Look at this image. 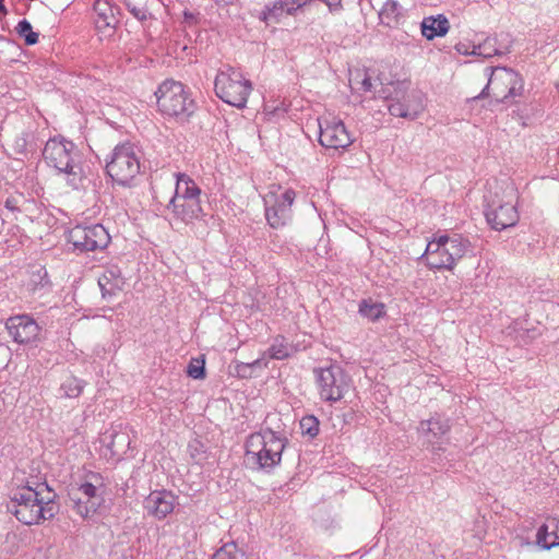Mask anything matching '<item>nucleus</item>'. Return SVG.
<instances>
[{
    "mask_svg": "<svg viewBox=\"0 0 559 559\" xmlns=\"http://www.w3.org/2000/svg\"><path fill=\"white\" fill-rule=\"evenodd\" d=\"M403 17V8L396 0H386L379 11L380 23L391 28L397 27Z\"/></svg>",
    "mask_w": 559,
    "mask_h": 559,
    "instance_id": "obj_21",
    "label": "nucleus"
},
{
    "mask_svg": "<svg viewBox=\"0 0 559 559\" xmlns=\"http://www.w3.org/2000/svg\"><path fill=\"white\" fill-rule=\"evenodd\" d=\"M175 508V496L166 490L152 491L144 500L147 514L157 520L165 519Z\"/></svg>",
    "mask_w": 559,
    "mask_h": 559,
    "instance_id": "obj_18",
    "label": "nucleus"
},
{
    "mask_svg": "<svg viewBox=\"0 0 559 559\" xmlns=\"http://www.w3.org/2000/svg\"><path fill=\"white\" fill-rule=\"evenodd\" d=\"M489 71L488 83L481 91L478 98L491 96L499 103L506 100L510 96L518 95L522 91V80L512 69L504 67H498L495 69L486 68V72Z\"/></svg>",
    "mask_w": 559,
    "mask_h": 559,
    "instance_id": "obj_7",
    "label": "nucleus"
},
{
    "mask_svg": "<svg viewBox=\"0 0 559 559\" xmlns=\"http://www.w3.org/2000/svg\"><path fill=\"white\" fill-rule=\"evenodd\" d=\"M295 197V191L290 189L281 195L271 191L264 197L265 217L272 228L283 227L292 219Z\"/></svg>",
    "mask_w": 559,
    "mask_h": 559,
    "instance_id": "obj_13",
    "label": "nucleus"
},
{
    "mask_svg": "<svg viewBox=\"0 0 559 559\" xmlns=\"http://www.w3.org/2000/svg\"><path fill=\"white\" fill-rule=\"evenodd\" d=\"M187 373L193 379H203L205 376L204 360L192 359L188 366Z\"/></svg>",
    "mask_w": 559,
    "mask_h": 559,
    "instance_id": "obj_36",
    "label": "nucleus"
},
{
    "mask_svg": "<svg viewBox=\"0 0 559 559\" xmlns=\"http://www.w3.org/2000/svg\"><path fill=\"white\" fill-rule=\"evenodd\" d=\"M286 14L281 0H275L271 5H266L260 13L259 19L266 24L277 23Z\"/></svg>",
    "mask_w": 559,
    "mask_h": 559,
    "instance_id": "obj_25",
    "label": "nucleus"
},
{
    "mask_svg": "<svg viewBox=\"0 0 559 559\" xmlns=\"http://www.w3.org/2000/svg\"><path fill=\"white\" fill-rule=\"evenodd\" d=\"M185 21L189 24H193L197 21V17L194 13L192 12H185L183 13Z\"/></svg>",
    "mask_w": 559,
    "mask_h": 559,
    "instance_id": "obj_40",
    "label": "nucleus"
},
{
    "mask_svg": "<svg viewBox=\"0 0 559 559\" xmlns=\"http://www.w3.org/2000/svg\"><path fill=\"white\" fill-rule=\"evenodd\" d=\"M441 241L442 235L428 242L425 253L421 255L423 259H426L427 265L431 269H438V265L432 262H435L433 260L439 261L441 253Z\"/></svg>",
    "mask_w": 559,
    "mask_h": 559,
    "instance_id": "obj_26",
    "label": "nucleus"
},
{
    "mask_svg": "<svg viewBox=\"0 0 559 559\" xmlns=\"http://www.w3.org/2000/svg\"><path fill=\"white\" fill-rule=\"evenodd\" d=\"M536 544L545 550L559 546V519H549L538 528Z\"/></svg>",
    "mask_w": 559,
    "mask_h": 559,
    "instance_id": "obj_20",
    "label": "nucleus"
},
{
    "mask_svg": "<svg viewBox=\"0 0 559 559\" xmlns=\"http://www.w3.org/2000/svg\"><path fill=\"white\" fill-rule=\"evenodd\" d=\"M212 559H247V556L235 543H227L213 555Z\"/></svg>",
    "mask_w": 559,
    "mask_h": 559,
    "instance_id": "obj_31",
    "label": "nucleus"
},
{
    "mask_svg": "<svg viewBox=\"0 0 559 559\" xmlns=\"http://www.w3.org/2000/svg\"><path fill=\"white\" fill-rule=\"evenodd\" d=\"M3 1H4V0H0V14L4 16V15H7V14H8V10H7V8L4 7Z\"/></svg>",
    "mask_w": 559,
    "mask_h": 559,
    "instance_id": "obj_42",
    "label": "nucleus"
},
{
    "mask_svg": "<svg viewBox=\"0 0 559 559\" xmlns=\"http://www.w3.org/2000/svg\"><path fill=\"white\" fill-rule=\"evenodd\" d=\"M311 0H281L287 15L294 14L298 9L306 5Z\"/></svg>",
    "mask_w": 559,
    "mask_h": 559,
    "instance_id": "obj_38",
    "label": "nucleus"
},
{
    "mask_svg": "<svg viewBox=\"0 0 559 559\" xmlns=\"http://www.w3.org/2000/svg\"><path fill=\"white\" fill-rule=\"evenodd\" d=\"M267 362L263 358L253 360L252 362H239L236 365V372L241 378L253 377L257 369L266 368Z\"/></svg>",
    "mask_w": 559,
    "mask_h": 559,
    "instance_id": "obj_30",
    "label": "nucleus"
},
{
    "mask_svg": "<svg viewBox=\"0 0 559 559\" xmlns=\"http://www.w3.org/2000/svg\"><path fill=\"white\" fill-rule=\"evenodd\" d=\"M496 38H487L484 43L474 46L471 55L483 56L489 58L496 55H502L504 51L496 46Z\"/></svg>",
    "mask_w": 559,
    "mask_h": 559,
    "instance_id": "obj_27",
    "label": "nucleus"
},
{
    "mask_svg": "<svg viewBox=\"0 0 559 559\" xmlns=\"http://www.w3.org/2000/svg\"><path fill=\"white\" fill-rule=\"evenodd\" d=\"M155 95L158 108L165 115L185 120L194 111V102L180 82L166 80Z\"/></svg>",
    "mask_w": 559,
    "mask_h": 559,
    "instance_id": "obj_5",
    "label": "nucleus"
},
{
    "mask_svg": "<svg viewBox=\"0 0 559 559\" xmlns=\"http://www.w3.org/2000/svg\"><path fill=\"white\" fill-rule=\"evenodd\" d=\"M450 428L449 419L436 416L429 420L421 421L419 431L427 435V437L432 436L433 438H441L450 431ZM428 440L431 441L430 438H428Z\"/></svg>",
    "mask_w": 559,
    "mask_h": 559,
    "instance_id": "obj_23",
    "label": "nucleus"
},
{
    "mask_svg": "<svg viewBox=\"0 0 559 559\" xmlns=\"http://www.w3.org/2000/svg\"><path fill=\"white\" fill-rule=\"evenodd\" d=\"M5 328L13 341L19 344L34 342L40 331L37 322L27 314L10 317L5 322Z\"/></svg>",
    "mask_w": 559,
    "mask_h": 559,
    "instance_id": "obj_17",
    "label": "nucleus"
},
{
    "mask_svg": "<svg viewBox=\"0 0 559 559\" xmlns=\"http://www.w3.org/2000/svg\"><path fill=\"white\" fill-rule=\"evenodd\" d=\"M16 144H17V146H20V147H24V146H25V140H24V139L17 140V141H16Z\"/></svg>",
    "mask_w": 559,
    "mask_h": 559,
    "instance_id": "obj_45",
    "label": "nucleus"
},
{
    "mask_svg": "<svg viewBox=\"0 0 559 559\" xmlns=\"http://www.w3.org/2000/svg\"><path fill=\"white\" fill-rule=\"evenodd\" d=\"M319 142L328 148H346L353 143L344 122L335 116L324 115L318 118Z\"/></svg>",
    "mask_w": 559,
    "mask_h": 559,
    "instance_id": "obj_12",
    "label": "nucleus"
},
{
    "mask_svg": "<svg viewBox=\"0 0 559 559\" xmlns=\"http://www.w3.org/2000/svg\"><path fill=\"white\" fill-rule=\"evenodd\" d=\"M98 285L104 298L112 297L122 290L123 280L114 270H108L98 278Z\"/></svg>",
    "mask_w": 559,
    "mask_h": 559,
    "instance_id": "obj_24",
    "label": "nucleus"
},
{
    "mask_svg": "<svg viewBox=\"0 0 559 559\" xmlns=\"http://www.w3.org/2000/svg\"><path fill=\"white\" fill-rule=\"evenodd\" d=\"M102 442L110 452V457L120 460L130 449L131 439L127 431L111 429L104 433Z\"/></svg>",
    "mask_w": 559,
    "mask_h": 559,
    "instance_id": "obj_19",
    "label": "nucleus"
},
{
    "mask_svg": "<svg viewBox=\"0 0 559 559\" xmlns=\"http://www.w3.org/2000/svg\"><path fill=\"white\" fill-rule=\"evenodd\" d=\"M128 11L139 21H145L148 12L145 7L134 3L132 0H126Z\"/></svg>",
    "mask_w": 559,
    "mask_h": 559,
    "instance_id": "obj_37",
    "label": "nucleus"
},
{
    "mask_svg": "<svg viewBox=\"0 0 559 559\" xmlns=\"http://www.w3.org/2000/svg\"><path fill=\"white\" fill-rule=\"evenodd\" d=\"M17 34L24 38L27 46L35 45L38 41V33L33 32L32 25L27 20H22L16 26Z\"/></svg>",
    "mask_w": 559,
    "mask_h": 559,
    "instance_id": "obj_32",
    "label": "nucleus"
},
{
    "mask_svg": "<svg viewBox=\"0 0 559 559\" xmlns=\"http://www.w3.org/2000/svg\"><path fill=\"white\" fill-rule=\"evenodd\" d=\"M388 106L389 112L394 117L414 120L424 110L421 93L417 91L396 92L395 97Z\"/></svg>",
    "mask_w": 559,
    "mask_h": 559,
    "instance_id": "obj_16",
    "label": "nucleus"
},
{
    "mask_svg": "<svg viewBox=\"0 0 559 559\" xmlns=\"http://www.w3.org/2000/svg\"><path fill=\"white\" fill-rule=\"evenodd\" d=\"M359 313L362 317L374 321L384 314V305L380 302L362 300L359 306Z\"/></svg>",
    "mask_w": 559,
    "mask_h": 559,
    "instance_id": "obj_28",
    "label": "nucleus"
},
{
    "mask_svg": "<svg viewBox=\"0 0 559 559\" xmlns=\"http://www.w3.org/2000/svg\"><path fill=\"white\" fill-rule=\"evenodd\" d=\"M107 174L118 185H128L140 171V162L130 143L117 145L106 165Z\"/></svg>",
    "mask_w": 559,
    "mask_h": 559,
    "instance_id": "obj_8",
    "label": "nucleus"
},
{
    "mask_svg": "<svg viewBox=\"0 0 559 559\" xmlns=\"http://www.w3.org/2000/svg\"><path fill=\"white\" fill-rule=\"evenodd\" d=\"M455 49L459 53H462V55H469L471 52H468V50L466 49V45L465 44H457L455 46Z\"/></svg>",
    "mask_w": 559,
    "mask_h": 559,
    "instance_id": "obj_41",
    "label": "nucleus"
},
{
    "mask_svg": "<svg viewBox=\"0 0 559 559\" xmlns=\"http://www.w3.org/2000/svg\"><path fill=\"white\" fill-rule=\"evenodd\" d=\"M314 373L320 388V396L323 400L336 402L343 399L348 390V382L341 367L320 368L316 369Z\"/></svg>",
    "mask_w": 559,
    "mask_h": 559,
    "instance_id": "obj_11",
    "label": "nucleus"
},
{
    "mask_svg": "<svg viewBox=\"0 0 559 559\" xmlns=\"http://www.w3.org/2000/svg\"><path fill=\"white\" fill-rule=\"evenodd\" d=\"M56 495L46 484L38 485L36 488L27 485L13 492L7 509L21 523L33 525L39 523L40 520H49L55 516L58 511V506L53 501Z\"/></svg>",
    "mask_w": 559,
    "mask_h": 559,
    "instance_id": "obj_1",
    "label": "nucleus"
},
{
    "mask_svg": "<svg viewBox=\"0 0 559 559\" xmlns=\"http://www.w3.org/2000/svg\"><path fill=\"white\" fill-rule=\"evenodd\" d=\"M287 439L270 428L252 433L246 441L245 463L254 471L270 472L282 461Z\"/></svg>",
    "mask_w": 559,
    "mask_h": 559,
    "instance_id": "obj_2",
    "label": "nucleus"
},
{
    "mask_svg": "<svg viewBox=\"0 0 559 559\" xmlns=\"http://www.w3.org/2000/svg\"><path fill=\"white\" fill-rule=\"evenodd\" d=\"M216 95L225 103L242 108L246 106L248 96L252 90L251 82L233 68L222 70L215 78Z\"/></svg>",
    "mask_w": 559,
    "mask_h": 559,
    "instance_id": "obj_6",
    "label": "nucleus"
},
{
    "mask_svg": "<svg viewBox=\"0 0 559 559\" xmlns=\"http://www.w3.org/2000/svg\"><path fill=\"white\" fill-rule=\"evenodd\" d=\"M300 429L302 435L313 438L319 432V420L314 416H305L301 418Z\"/></svg>",
    "mask_w": 559,
    "mask_h": 559,
    "instance_id": "obj_35",
    "label": "nucleus"
},
{
    "mask_svg": "<svg viewBox=\"0 0 559 559\" xmlns=\"http://www.w3.org/2000/svg\"><path fill=\"white\" fill-rule=\"evenodd\" d=\"M200 194L201 190L192 179L186 175H178L175 192L166 210L173 219L189 224L202 215Z\"/></svg>",
    "mask_w": 559,
    "mask_h": 559,
    "instance_id": "obj_4",
    "label": "nucleus"
},
{
    "mask_svg": "<svg viewBox=\"0 0 559 559\" xmlns=\"http://www.w3.org/2000/svg\"><path fill=\"white\" fill-rule=\"evenodd\" d=\"M273 359H284L289 356V346L284 338H276L269 349Z\"/></svg>",
    "mask_w": 559,
    "mask_h": 559,
    "instance_id": "obj_34",
    "label": "nucleus"
},
{
    "mask_svg": "<svg viewBox=\"0 0 559 559\" xmlns=\"http://www.w3.org/2000/svg\"><path fill=\"white\" fill-rule=\"evenodd\" d=\"M103 493L104 488L100 478L92 475L88 480L76 488H72L69 497L75 512L82 518H88L102 506L104 501Z\"/></svg>",
    "mask_w": 559,
    "mask_h": 559,
    "instance_id": "obj_9",
    "label": "nucleus"
},
{
    "mask_svg": "<svg viewBox=\"0 0 559 559\" xmlns=\"http://www.w3.org/2000/svg\"><path fill=\"white\" fill-rule=\"evenodd\" d=\"M449 21L443 15L428 16L421 22V33L427 39L431 40L437 36H443L449 31Z\"/></svg>",
    "mask_w": 559,
    "mask_h": 559,
    "instance_id": "obj_22",
    "label": "nucleus"
},
{
    "mask_svg": "<svg viewBox=\"0 0 559 559\" xmlns=\"http://www.w3.org/2000/svg\"><path fill=\"white\" fill-rule=\"evenodd\" d=\"M439 261L433 260L438 269L452 270L456 262L471 251V242L459 234L442 235Z\"/></svg>",
    "mask_w": 559,
    "mask_h": 559,
    "instance_id": "obj_15",
    "label": "nucleus"
},
{
    "mask_svg": "<svg viewBox=\"0 0 559 559\" xmlns=\"http://www.w3.org/2000/svg\"><path fill=\"white\" fill-rule=\"evenodd\" d=\"M60 391L66 397H78L83 391V382L75 377H67L61 383Z\"/></svg>",
    "mask_w": 559,
    "mask_h": 559,
    "instance_id": "obj_29",
    "label": "nucleus"
},
{
    "mask_svg": "<svg viewBox=\"0 0 559 559\" xmlns=\"http://www.w3.org/2000/svg\"><path fill=\"white\" fill-rule=\"evenodd\" d=\"M234 0H215V2L217 4H229L231 3Z\"/></svg>",
    "mask_w": 559,
    "mask_h": 559,
    "instance_id": "obj_44",
    "label": "nucleus"
},
{
    "mask_svg": "<svg viewBox=\"0 0 559 559\" xmlns=\"http://www.w3.org/2000/svg\"><path fill=\"white\" fill-rule=\"evenodd\" d=\"M353 88L362 92H370L372 88L371 78L366 71H358L354 79L349 80Z\"/></svg>",
    "mask_w": 559,
    "mask_h": 559,
    "instance_id": "obj_33",
    "label": "nucleus"
},
{
    "mask_svg": "<svg viewBox=\"0 0 559 559\" xmlns=\"http://www.w3.org/2000/svg\"><path fill=\"white\" fill-rule=\"evenodd\" d=\"M485 216L488 224L496 230L514 226L519 221V214L513 204V195L504 200L496 194L493 199L488 200Z\"/></svg>",
    "mask_w": 559,
    "mask_h": 559,
    "instance_id": "obj_14",
    "label": "nucleus"
},
{
    "mask_svg": "<svg viewBox=\"0 0 559 559\" xmlns=\"http://www.w3.org/2000/svg\"><path fill=\"white\" fill-rule=\"evenodd\" d=\"M68 240L81 251H95L105 249L110 241V236L100 224L78 225L70 229Z\"/></svg>",
    "mask_w": 559,
    "mask_h": 559,
    "instance_id": "obj_10",
    "label": "nucleus"
},
{
    "mask_svg": "<svg viewBox=\"0 0 559 559\" xmlns=\"http://www.w3.org/2000/svg\"><path fill=\"white\" fill-rule=\"evenodd\" d=\"M46 163L67 176V182L73 189L82 186L84 174L81 155L70 141L50 139L43 152Z\"/></svg>",
    "mask_w": 559,
    "mask_h": 559,
    "instance_id": "obj_3",
    "label": "nucleus"
},
{
    "mask_svg": "<svg viewBox=\"0 0 559 559\" xmlns=\"http://www.w3.org/2000/svg\"><path fill=\"white\" fill-rule=\"evenodd\" d=\"M5 206L10 210H15L14 200L8 199L5 201Z\"/></svg>",
    "mask_w": 559,
    "mask_h": 559,
    "instance_id": "obj_43",
    "label": "nucleus"
},
{
    "mask_svg": "<svg viewBox=\"0 0 559 559\" xmlns=\"http://www.w3.org/2000/svg\"><path fill=\"white\" fill-rule=\"evenodd\" d=\"M94 10L96 12H98V14L105 20L107 21L108 19V12L111 13V8L109 7V4L105 1H102V0H96L95 3H94ZM112 16V14H110Z\"/></svg>",
    "mask_w": 559,
    "mask_h": 559,
    "instance_id": "obj_39",
    "label": "nucleus"
}]
</instances>
